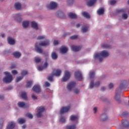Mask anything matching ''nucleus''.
I'll return each mask as SVG.
<instances>
[{
    "mask_svg": "<svg viewBox=\"0 0 129 129\" xmlns=\"http://www.w3.org/2000/svg\"><path fill=\"white\" fill-rule=\"evenodd\" d=\"M109 53L106 50H103L100 53H96L94 56V59H99L100 62L103 61V58L108 57Z\"/></svg>",
    "mask_w": 129,
    "mask_h": 129,
    "instance_id": "obj_1",
    "label": "nucleus"
},
{
    "mask_svg": "<svg viewBox=\"0 0 129 129\" xmlns=\"http://www.w3.org/2000/svg\"><path fill=\"white\" fill-rule=\"evenodd\" d=\"M4 74L6 77L3 79V82L6 84L11 83L13 81V76L8 72H5Z\"/></svg>",
    "mask_w": 129,
    "mask_h": 129,
    "instance_id": "obj_2",
    "label": "nucleus"
},
{
    "mask_svg": "<svg viewBox=\"0 0 129 129\" xmlns=\"http://www.w3.org/2000/svg\"><path fill=\"white\" fill-rule=\"evenodd\" d=\"M71 74L70 72L66 70L64 71V75L61 80V82H66L70 79Z\"/></svg>",
    "mask_w": 129,
    "mask_h": 129,
    "instance_id": "obj_3",
    "label": "nucleus"
},
{
    "mask_svg": "<svg viewBox=\"0 0 129 129\" xmlns=\"http://www.w3.org/2000/svg\"><path fill=\"white\" fill-rule=\"evenodd\" d=\"M75 86H76V82L72 81L68 84L67 88L69 91H71L72 88H74Z\"/></svg>",
    "mask_w": 129,
    "mask_h": 129,
    "instance_id": "obj_4",
    "label": "nucleus"
},
{
    "mask_svg": "<svg viewBox=\"0 0 129 129\" xmlns=\"http://www.w3.org/2000/svg\"><path fill=\"white\" fill-rule=\"evenodd\" d=\"M75 77L79 80L80 81H81L82 80V74L81 73V72L80 71H77L75 72Z\"/></svg>",
    "mask_w": 129,
    "mask_h": 129,
    "instance_id": "obj_5",
    "label": "nucleus"
},
{
    "mask_svg": "<svg viewBox=\"0 0 129 129\" xmlns=\"http://www.w3.org/2000/svg\"><path fill=\"white\" fill-rule=\"evenodd\" d=\"M43 111H45V108L43 106L39 107L38 108V112L36 114L37 117H41Z\"/></svg>",
    "mask_w": 129,
    "mask_h": 129,
    "instance_id": "obj_6",
    "label": "nucleus"
},
{
    "mask_svg": "<svg viewBox=\"0 0 129 129\" xmlns=\"http://www.w3.org/2000/svg\"><path fill=\"white\" fill-rule=\"evenodd\" d=\"M46 7L49 10H54L57 8V3L52 2L50 3L49 5H47Z\"/></svg>",
    "mask_w": 129,
    "mask_h": 129,
    "instance_id": "obj_7",
    "label": "nucleus"
},
{
    "mask_svg": "<svg viewBox=\"0 0 129 129\" xmlns=\"http://www.w3.org/2000/svg\"><path fill=\"white\" fill-rule=\"evenodd\" d=\"M69 109H70V106L62 107L60 110V114H63V113H65V112H68Z\"/></svg>",
    "mask_w": 129,
    "mask_h": 129,
    "instance_id": "obj_8",
    "label": "nucleus"
},
{
    "mask_svg": "<svg viewBox=\"0 0 129 129\" xmlns=\"http://www.w3.org/2000/svg\"><path fill=\"white\" fill-rule=\"evenodd\" d=\"M50 45V41L49 40H46L45 41L39 43V47H46V46H49Z\"/></svg>",
    "mask_w": 129,
    "mask_h": 129,
    "instance_id": "obj_9",
    "label": "nucleus"
},
{
    "mask_svg": "<svg viewBox=\"0 0 129 129\" xmlns=\"http://www.w3.org/2000/svg\"><path fill=\"white\" fill-rule=\"evenodd\" d=\"M32 90L36 93H39V92H41V88L40 87V85H35L32 88Z\"/></svg>",
    "mask_w": 129,
    "mask_h": 129,
    "instance_id": "obj_10",
    "label": "nucleus"
},
{
    "mask_svg": "<svg viewBox=\"0 0 129 129\" xmlns=\"http://www.w3.org/2000/svg\"><path fill=\"white\" fill-rule=\"evenodd\" d=\"M71 49L72 51L74 52H78L80 50H81V46H76V45H72L71 46Z\"/></svg>",
    "mask_w": 129,
    "mask_h": 129,
    "instance_id": "obj_11",
    "label": "nucleus"
},
{
    "mask_svg": "<svg viewBox=\"0 0 129 129\" xmlns=\"http://www.w3.org/2000/svg\"><path fill=\"white\" fill-rule=\"evenodd\" d=\"M67 51H68V48L66 46H62L60 48V52L61 54L67 53Z\"/></svg>",
    "mask_w": 129,
    "mask_h": 129,
    "instance_id": "obj_12",
    "label": "nucleus"
},
{
    "mask_svg": "<svg viewBox=\"0 0 129 129\" xmlns=\"http://www.w3.org/2000/svg\"><path fill=\"white\" fill-rule=\"evenodd\" d=\"M35 46L36 51L37 53H39V54H42V53H43V50L42 49V48H41V47H39V45H38L37 43H35Z\"/></svg>",
    "mask_w": 129,
    "mask_h": 129,
    "instance_id": "obj_13",
    "label": "nucleus"
},
{
    "mask_svg": "<svg viewBox=\"0 0 129 129\" xmlns=\"http://www.w3.org/2000/svg\"><path fill=\"white\" fill-rule=\"evenodd\" d=\"M122 124L124 127H126V128H129V122L126 120H122Z\"/></svg>",
    "mask_w": 129,
    "mask_h": 129,
    "instance_id": "obj_14",
    "label": "nucleus"
},
{
    "mask_svg": "<svg viewBox=\"0 0 129 129\" xmlns=\"http://www.w3.org/2000/svg\"><path fill=\"white\" fill-rule=\"evenodd\" d=\"M16 126V123L14 122H9L7 126L8 129H13Z\"/></svg>",
    "mask_w": 129,
    "mask_h": 129,
    "instance_id": "obj_15",
    "label": "nucleus"
},
{
    "mask_svg": "<svg viewBox=\"0 0 129 129\" xmlns=\"http://www.w3.org/2000/svg\"><path fill=\"white\" fill-rule=\"evenodd\" d=\"M15 19L19 23H21L22 22V16H21V14H17L16 15L15 17Z\"/></svg>",
    "mask_w": 129,
    "mask_h": 129,
    "instance_id": "obj_16",
    "label": "nucleus"
},
{
    "mask_svg": "<svg viewBox=\"0 0 129 129\" xmlns=\"http://www.w3.org/2000/svg\"><path fill=\"white\" fill-rule=\"evenodd\" d=\"M57 17L60 18V19H64L65 18V14L62 11H58L56 13Z\"/></svg>",
    "mask_w": 129,
    "mask_h": 129,
    "instance_id": "obj_17",
    "label": "nucleus"
},
{
    "mask_svg": "<svg viewBox=\"0 0 129 129\" xmlns=\"http://www.w3.org/2000/svg\"><path fill=\"white\" fill-rule=\"evenodd\" d=\"M70 120L72 121H75L78 120V116L72 115L70 117Z\"/></svg>",
    "mask_w": 129,
    "mask_h": 129,
    "instance_id": "obj_18",
    "label": "nucleus"
},
{
    "mask_svg": "<svg viewBox=\"0 0 129 129\" xmlns=\"http://www.w3.org/2000/svg\"><path fill=\"white\" fill-rule=\"evenodd\" d=\"M8 44H10V45H15V43H16L15 40L11 37L8 38Z\"/></svg>",
    "mask_w": 129,
    "mask_h": 129,
    "instance_id": "obj_19",
    "label": "nucleus"
},
{
    "mask_svg": "<svg viewBox=\"0 0 129 129\" xmlns=\"http://www.w3.org/2000/svg\"><path fill=\"white\" fill-rule=\"evenodd\" d=\"M51 58L52 60H56L58 58V55L56 52L53 51L51 53Z\"/></svg>",
    "mask_w": 129,
    "mask_h": 129,
    "instance_id": "obj_20",
    "label": "nucleus"
},
{
    "mask_svg": "<svg viewBox=\"0 0 129 129\" xmlns=\"http://www.w3.org/2000/svg\"><path fill=\"white\" fill-rule=\"evenodd\" d=\"M96 3V0H90L87 2L88 7H92Z\"/></svg>",
    "mask_w": 129,
    "mask_h": 129,
    "instance_id": "obj_21",
    "label": "nucleus"
},
{
    "mask_svg": "<svg viewBox=\"0 0 129 129\" xmlns=\"http://www.w3.org/2000/svg\"><path fill=\"white\" fill-rule=\"evenodd\" d=\"M62 71H61V70H55V73L53 74L54 76H60V75H61V73Z\"/></svg>",
    "mask_w": 129,
    "mask_h": 129,
    "instance_id": "obj_22",
    "label": "nucleus"
},
{
    "mask_svg": "<svg viewBox=\"0 0 129 129\" xmlns=\"http://www.w3.org/2000/svg\"><path fill=\"white\" fill-rule=\"evenodd\" d=\"M101 118L102 121H105V120H107V115H106V114L105 113L102 114L101 115Z\"/></svg>",
    "mask_w": 129,
    "mask_h": 129,
    "instance_id": "obj_23",
    "label": "nucleus"
},
{
    "mask_svg": "<svg viewBox=\"0 0 129 129\" xmlns=\"http://www.w3.org/2000/svg\"><path fill=\"white\" fill-rule=\"evenodd\" d=\"M31 27L33 29H35V30H38V24L35 22H31Z\"/></svg>",
    "mask_w": 129,
    "mask_h": 129,
    "instance_id": "obj_24",
    "label": "nucleus"
},
{
    "mask_svg": "<svg viewBox=\"0 0 129 129\" xmlns=\"http://www.w3.org/2000/svg\"><path fill=\"white\" fill-rule=\"evenodd\" d=\"M69 17L71 18V19H77V15L71 12L69 14Z\"/></svg>",
    "mask_w": 129,
    "mask_h": 129,
    "instance_id": "obj_25",
    "label": "nucleus"
},
{
    "mask_svg": "<svg viewBox=\"0 0 129 129\" xmlns=\"http://www.w3.org/2000/svg\"><path fill=\"white\" fill-rule=\"evenodd\" d=\"M97 14L99 16H101V15H103L104 14V9L101 8L97 11Z\"/></svg>",
    "mask_w": 129,
    "mask_h": 129,
    "instance_id": "obj_26",
    "label": "nucleus"
},
{
    "mask_svg": "<svg viewBox=\"0 0 129 129\" xmlns=\"http://www.w3.org/2000/svg\"><path fill=\"white\" fill-rule=\"evenodd\" d=\"M82 15L83 17H84L86 19H90V15H89V14L86 12H82Z\"/></svg>",
    "mask_w": 129,
    "mask_h": 129,
    "instance_id": "obj_27",
    "label": "nucleus"
},
{
    "mask_svg": "<svg viewBox=\"0 0 129 129\" xmlns=\"http://www.w3.org/2000/svg\"><path fill=\"white\" fill-rule=\"evenodd\" d=\"M15 7L16 10H21V9L22 8V5H21V4L19 3H16L15 4Z\"/></svg>",
    "mask_w": 129,
    "mask_h": 129,
    "instance_id": "obj_28",
    "label": "nucleus"
},
{
    "mask_svg": "<svg viewBox=\"0 0 129 129\" xmlns=\"http://www.w3.org/2000/svg\"><path fill=\"white\" fill-rule=\"evenodd\" d=\"M66 129H76V125H69L66 126Z\"/></svg>",
    "mask_w": 129,
    "mask_h": 129,
    "instance_id": "obj_29",
    "label": "nucleus"
},
{
    "mask_svg": "<svg viewBox=\"0 0 129 129\" xmlns=\"http://www.w3.org/2000/svg\"><path fill=\"white\" fill-rule=\"evenodd\" d=\"M18 105L19 107H22V108L26 107V104L24 102H19Z\"/></svg>",
    "mask_w": 129,
    "mask_h": 129,
    "instance_id": "obj_30",
    "label": "nucleus"
},
{
    "mask_svg": "<svg viewBox=\"0 0 129 129\" xmlns=\"http://www.w3.org/2000/svg\"><path fill=\"white\" fill-rule=\"evenodd\" d=\"M21 96L22 98L25 99V100H27L28 99V97L27 96V93L25 92H23L21 93Z\"/></svg>",
    "mask_w": 129,
    "mask_h": 129,
    "instance_id": "obj_31",
    "label": "nucleus"
},
{
    "mask_svg": "<svg viewBox=\"0 0 129 129\" xmlns=\"http://www.w3.org/2000/svg\"><path fill=\"white\" fill-rule=\"evenodd\" d=\"M29 22L28 21H23L22 23V26L23 28L26 29V28H28V27L29 26Z\"/></svg>",
    "mask_w": 129,
    "mask_h": 129,
    "instance_id": "obj_32",
    "label": "nucleus"
},
{
    "mask_svg": "<svg viewBox=\"0 0 129 129\" xmlns=\"http://www.w3.org/2000/svg\"><path fill=\"white\" fill-rule=\"evenodd\" d=\"M13 55L14 57H16V58H20L22 54L19 52H15L13 53Z\"/></svg>",
    "mask_w": 129,
    "mask_h": 129,
    "instance_id": "obj_33",
    "label": "nucleus"
},
{
    "mask_svg": "<svg viewBox=\"0 0 129 129\" xmlns=\"http://www.w3.org/2000/svg\"><path fill=\"white\" fill-rule=\"evenodd\" d=\"M88 31V27L84 26L81 29L82 33H86Z\"/></svg>",
    "mask_w": 129,
    "mask_h": 129,
    "instance_id": "obj_34",
    "label": "nucleus"
},
{
    "mask_svg": "<svg viewBox=\"0 0 129 129\" xmlns=\"http://www.w3.org/2000/svg\"><path fill=\"white\" fill-rule=\"evenodd\" d=\"M18 121V122L20 123V124H23V123H25V122H26V120L22 118H19Z\"/></svg>",
    "mask_w": 129,
    "mask_h": 129,
    "instance_id": "obj_35",
    "label": "nucleus"
},
{
    "mask_svg": "<svg viewBox=\"0 0 129 129\" xmlns=\"http://www.w3.org/2000/svg\"><path fill=\"white\" fill-rule=\"evenodd\" d=\"M115 100H116L117 102H118V103H120V97H119V96H118L117 94H115Z\"/></svg>",
    "mask_w": 129,
    "mask_h": 129,
    "instance_id": "obj_36",
    "label": "nucleus"
},
{
    "mask_svg": "<svg viewBox=\"0 0 129 129\" xmlns=\"http://www.w3.org/2000/svg\"><path fill=\"white\" fill-rule=\"evenodd\" d=\"M54 76V75L52 73L51 76H48L47 77V79L48 81H50V82H52L53 81V77Z\"/></svg>",
    "mask_w": 129,
    "mask_h": 129,
    "instance_id": "obj_37",
    "label": "nucleus"
},
{
    "mask_svg": "<svg viewBox=\"0 0 129 129\" xmlns=\"http://www.w3.org/2000/svg\"><path fill=\"white\" fill-rule=\"evenodd\" d=\"M74 92L75 93V94H79V93H80V89L78 88H75L74 90Z\"/></svg>",
    "mask_w": 129,
    "mask_h": 129,
    "instance_id": "obj_38",
    "label": "nucleus"
},
{
    "mask_svg": "<svg viewBox=\"0 0 129 129\" xmlns=\"http://www.w3.org/2000/svg\"><path fill=\"white\" fill-rule=\"evenodd\" d=\"M32 84H33V82L32 81H28L27 82V84H26V87H31V86H32Z\"/></svg>",
    "mask_w": 129,
    "mask_h": 129,
    "instance_id": "obj_39",
    "label": "nucleus"
},
{
    "mask_svg": "<svg viewBox=\"0 0 129 129\" xmlns=\"http://www.w3.org/2000/svg\"><path fill=\"white\" fill-rule=\"evenodd\" d=\"M27 74H28V71L23 70L21 72V75H22V76H23V77H24V76H25V75H27Z\"/></svg>",
    "mask_w": 129,
    "mask_h": 129,
    "instance_id": "obj_40",
    "label": "nucleus"
},
{
    "mask_svg": "<svg viewBox=\"0 0 129 129\" xmlns=\"http://www.w3.org/2000/svg\"><path fill=\"white\" fill-rule=\"evenodd\" d=\"M102 48H105V49H107L108 48H110V45L106 44H104L102 45Z\"/></svg>",
    "mask_w": 129,
    "mask_h": 129,
    "instance_id": "obj_41",
    "label": "nucleus"
},
{
    "mask_svg": "<svg viewBox=\"0 0 129 129\" xmlns=\"http://www.w3.org/2000/svg\"><path fill=\"white\" fill-rule=\"evenodd\" d=\"M94 86H95V84L94 85V82L92 81L90 83L89 87L90 88H93V87H94Z\"/></svg>",
    "mask_w": 129,
    "mask_h": 129,
    "instance_id": "obj_42",
    "label": "nucleus"
},
{
    "mask_svg": "<svg viewBox=\"0 0 129 129\" xmlns=\"http://www.w3.org/2000/svg\"><path fill=\"white\" fill-rule=\"evenodd\" d=\"M23 78H24V77H23L22 76L21 77H17L16 80V82H19V81H21V80H22Z\"/></svg>",
    "mask_w": 129,
    "mask_h": 129,
    "instance_id": "obj_43",
    "label": "nucleus"
},
{
    "mask_svg": "<svg viewBox=\"0 0 129 129\" xmlns=\"http://www.w3.org/2000/svg\"><path fill=\"white\" fill-rule=\"evenodd\" d=\"M35 62L36 63H39V62H41V58L40 57H35Z\"/></svg>",
    "mask_w": 129,
    "mask_h": 129,
    "instance_id": "obj_44",
    "label": "nucleus"
},
{
    "mask_svg": "<svg viewBox=\"0 0 129 129\" xmlns=\"http://www.w3.org/2000/svg\"><path fill=\"white\" fill-rule=\"evenodd\" d=\"M26 116H27L29 118H30V119H32L33 117V115H32V114H31L30 113H27Z\"/></svg>",
    "mask_w": 129,
    "mask_h": 129,
    "instance_id": "obj_45",
    "label": "nucleus"
},
{
    "mask_svg": "<svg viewBox=\"0 0 129 129\" xmlns=\"http://www.w3.org/2000/svg\"><path fill=\"white\" fill-rule=\"evenodd\" d=\"M3 124H4V119H0V129L3 128Z\"/></svg>",
    "mask_w": 129,
    "mask_h": 129,
    "instance_id": "obj_46",
    "label": "nucleus"
},
{
    "mask_svg": "<svg viewBox=\"0 0 129 129\" xmlns=\"http://www.w3.org/2000/svg\"><path fill=\"white\" fill-rule=\"evenodd\" d=\"M95 73L94 72H90V78L92 79L94 78Z\"/></svg>",
    "mask_w": 129,
    "mask_h": 129,
    "instance_id": "obj_47",
    "label": "nucleus"
},
{
    "mask_svg": "<svg viewBox=\"0 0 129 129\" xmlns=\"http://www.w3.org/2000/svg\"><path fill=\"white\" fill-rule=\"evenodd\" d=\"M122 18L124 20H126L127 19V14H123L122 15Z\"/></svg>",
    "mask_w": 129,
    "mask_h": 129,
    "instance_id": "obj_48",
    "label": "nucleus"
},
{
    "mask_svg": "<svg viewBox=\"0 0 129 129\" xmlns=\"http://www.w3.org/2000/svg\"><path fill=\"white\" fill-rule=\"evenodd\" d=\"M78 38V36L77 35H74L70 37L71 40H75L76 39H77Z\"/></svg>",
    "mask_w": 129,
    "mask_h": 129,
    "instance_id": "obj_49",
    "label": "nucleus"
},
{
    "mask_svg": "<svg viewBox=\"0 0 129 129\" xmlns=\"http://www.w3.org/2000/svg\"><path fill=\"white\" fill-rule=\"evenodd\" d=\"M116 4V0H111L110 1V5L111 6H113V5H115Z\"/></svg>",
    "mask_w": 129,
    "mask_h": 129,
    "instance_id": "obj_50",
    "label": "nucleus"
},
{
    "mask_svg": "<svg viewBox=\"0 0 129 129\" xmlns=\"http://www.w3.org/2000/svg\"><path fill=\"white\" fill-rule=\"evenodd\" d=\"M113 86H114V85H113V83H110L109 84V89H112V88H113Z\"/></svg>",
    "mask_w": 129,
    "mask_h": 129,
    "instance_id": "obj_51",
    "label": "nucleus"
},
{
    "mask_svg": "<svg viewBox=\"0 0 129 129\" xmlns=\"http://www.w3.org/2000/svg\"><path fill=\"white\" fill-rule=\"evenodd\" d=\"M42 39H45V36H39L37 37V40H42Z\"/></svg>",
    "mask_w": 129,
    "mask_h": 129,
    "instance_id": "obj_52",
    "label": "nucleus"
},
{
    "mask_svg": "<svg viewBox=\"0 0 129 129\" xmlns=\"http://www.w3.org/2000/svg\"><path fill=\"white\" fill-rule=\"evenodd\" d=\"M100 85V82H97L95 84V87H98Z\"/></svg>",
    "mask_w": 129,
    "mask_h": 129,
    "instance_id": "obj_53",
    "label": "nucleus"
},
{
    "mask_svg": "<svg viewBox=\"0 0 129 129\" xmlns=\"http://www.w3.org/2000/svg\"><path fill=\"white\" fill-rule=\"evenodd\" d=\"M68 3L69 6H72V5H73V0H70L68 1Z\"/></svg>",
    "mask_w": 129,
    "mask_h": 129,
    "instance_id": "obj_54",
    "label": "nucleus"
},
{
    "mask_svg": "<svg viewBox=\"0 0 129 129\" xmlns=\"http://www.w3.org/2000/svg\"><path fill=\"white\" fill-rule=\"evenodd\" d=\"M31 97L32 98V99H33L34 100H36V99H37V98L36 96H35V95L34 94H33L31 96Z\"/></svg>",
    "mask_w": 129,
    "mask_h": 129,
    "instance_id": "obj_55",
    "label": "nucleus"
},
{
    "mask_svg": "<svg viewBox=\"0 0 129 129\" xmlns=\"http://www.w3.org/2000/svg\"><path fill=\"white\" fill-rule=\"evenodd\" d=\"M126 10L124 9H122L118 11V13H124L126 12Z\"/></svg>",
    "mask_w": 129,
    "mask_h": 129,
    "instance_id": "obj_56",
    "label": "nucleus"
},
{
    "mask_svg": "<svg viewBox=\"0 0 129 129\" xmlns=\"http://www.w3.org/2000/svg\"><path fill=\"white\" fill-rule=\"evenodd\" d=\"M122 116H127L128 115V114L127 112H123L122 114Z\"/></svg>",
    "mask_w": 129,
    "mask_h": 129,
    "instance_id": "obj_57",
    "label": "nucleus"
},
{
    "mask_svg": "<svg viewBox=\"0 0 129 129\" xmlns=\"http://www.w3.org/2000/svg\"><path fill=\"white\" fill-rule=\"evenodd\" d=\"M12 74H13V75H16V74H18V71L16 70H13L12 71Z\"/></svg>",
    "mask_w": 129,
    "mask_h": 129,
    "instance_id": "obj_58",
    "label": "nucleus"
},
{
    "mask_svg": "<svg viewBox=\"0 0 129 129\" xmlns=\"http://www.w3.org/2000/svg\"><path fill=\"white\" fill-rule=\"evenodd\" d=\"M60 122H65V118H64L63 117H61L60 119Z\"/></svg>",
    "mask_w": 129,
    "mask_h": 129,
    "instance_id": "obj_59",
    "label": "nucleus"
},
{
    "mask_svg": "<svg viewBox=\"0 0 129 129\" xmlns=\"http://www.w3.org/2000/svg\"><path fill=\"white\" fill-rule=\"evenodd\" d=\"M43 69H44V67H41V66H39L38 68V70L39 71H42L43 70Z\"/></svg>",
    "mask_w": 129,
    "mask_h": 129,
    "instance_id": "obj_60",
    "label": "nucleus"
},
{
    "mask_svg": "<svg viewBox=\"0 0 129 129\" xmlns=\"http://www.w3.org/2000/svg\"><path fill=\"white\" fill-rule=\"evenodd\" d=\"M45 85L46 87H49V86H50V85L49 83L48 82H46L45 83Z\"/></svg>",
    "mask_w": 129,
    "mask_h": 129,
    "instance_id": "obj_61",
    "label": "nucleus"
},
{
    "mask_svg": "<svg viewBox=\"0 0 129 129\" xmlns=\"http://www.w3.org/2000/svg\"><path fill=\"white\" fill-rule=\"evenodd\" d=\"M58 42L57 40H54V42H53V45L54 46H56V45H58Z\"/></svg>",
    "mask_w": 129,
    "mask_h": 129,
    "instance_id": "obj_62",
    "label": "nucleus"
},
{
    "mask_svg": "<svg viewBox=\"0 0 129 129\" xmlns=\"http://www.w3.org/2000/svg\"><path fill=\"white\" fill-rule=\"evenodd\" d=\"M5 97L3 95H0V100H4Z\"/></svg>",
    "mask_w": 129,
    "mask_h": 129,
    "instance_id": "obj_63",
    "label": "nucleus"
},
{
    "mask_svg": "<svg viewBox=\"0 0 129 129\" xmlns=\"http://www.w3.org/2000/svg\"><path fill=\"white\" fill-rule=\"evenodd\" d=\"M44 67H45V68H47V67H48V62H44Z\"/></svg>",
    "mask_w": 129,
    "mask_h": 129,
    "instance_id": "obj_64",
    "label": "nucleus"
}]
</instances>
